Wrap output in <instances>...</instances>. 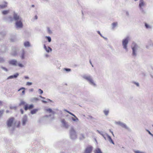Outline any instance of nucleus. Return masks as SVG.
Wrapping results in <instances>:
<instances>
[{
	"label": "nucleus",
	"mask_w": 153,
	"mask_h": 153,
	"mask_svg": "<svg viewBox=\"0 0 153 153\" xmlns=\"http://www.w3.org/2000/svg\"><path fill=\"white\" fill-rule=\"evenodd\" d=\"M131 48L132 50L131 55L133 57L135 58L137 56L138 50L139 47L136 43L133 42L131 45Z\"/></svg>",
	"instance_id": "nucleus-1"
},
{
	"label": "nucleus",
	"mask_w": 153,
	"mask_h": 153,
	"mask_svg": "<svg viewBox=\"0 0 153 153\" xmlns=\"http://www.w3.org/2000/svg\"><path fill=\"white\" fill-rule=\"evenodd\" d=\"M83 78L86 80L91 85L94 87L97 86L96 84L94 82L92 76L90 75H85L82 76Z\"/></svg>",
	"instance_id": "nucleus-2"
},
{
	"label": "nucleus",
	"mask_w": 153,
	"mask_h": 153,
	"mask_svg": "<svg viewBox=\"0 0 153 153\" xmlns=\"http://www.w3.org/2000/svg\"><path fill=\"white\" fill-rule=\"evenodd\" d=\"M129 39V37L128 36L123 39L122 41V44L123 48L125 50L126 52H128V49L127 48L128 41Z\"/></svg>",
	"instance_id": "nucleus-3"
},
{
	"label": "nucleus",
	"mask_w": 153,
	"mask_h": 153,
	"mask_svg": "<svg viewBox=\"0 0 153 153\" xmlns=\"http://www.w3.org/2000/svg\"><path fill=\"white\" fill-rule=\"evenodd\" d=\"M70 137L71 139L75 140L77 138V135L75 130L73 127L71 128L70 131Z\"/></svg>",
	"instance_id": "nucleus-4"
},
{
	"label": "nucleus",
	"mask_w": 153,
	"mask_h": 153,
	"mask_svg": "<svg viewBox=\"0 0 153 153\" xmlns=\"http://www.w3.org/2000/svg\"><path fill=\"white\" fill-rule=\"evenodd\" d=\"M146 5V4L144 0H140L138 7L142 13H145L143 8Z\"/></svg>",
	"instance_id": "nucleus-5"
},
{
	"label": "nucleus",
	"mask_w": 153,
	"mask_h": 153,
	"mask_svg": "<svg viewBox=\"0 0 153 153\" xmlns=\"http://www.w3.org/2000/svg\"><path fill=\"white\" fill-rule=\"evenodd\" d=\"M15 26L17 29L22 28L23 27V25L22 20L16 22Z\"/></svg>",
	"instance_id": "nucleus-6"
},
{
	"label": "nucleus",
	"mask_w": 153,
	"mask_h": 153,
	"mask_svg": "<svg viewBox=\"0 0 153 153\" xmlns=\"http://www.w3.org/2000/svg\"><path fill=\"white\" fill-rule=\"evenodd\" d=\"M14 120L13 117L9 118L7 121V125L8 127H10L12 126Z\"/></svg>",
	"instance_id": "nucleus-7"
},
{
	"label": "nucleus",
	"mask_w": 153,
	"mask_h": 153,
	"mask_svg": "<svg viewBox=\"0 0 153 153\" xmlns=\"http://www.w3.org/2000/svg\"><path fill=\"white\" fill-rule=\"evenodd\" d=\"M13 16L14 20L16 22L22 20V19L20 16L15 12L13 13Z\"/></svg>",
	"instance_id": "nucleus-8"
},
{
	"label": "nucleus",
	"mask_w": 153,
	"mask_h": 153,
	"mask_svg": "<svg viewBox=\"0 0 153 153\" xmlns=\"http://www.w3.org/2000/svg\"><path fill=\"white\" fill-rule=\"evenodd\" d=\"M115 124L121 126L122 127L125 128L126 129H128L129 128L126 124L120 121H119L118 122H115Z\"/></svg>",
	"instance_id": "nucleus-9"
},
{
	"label": "nucleus",
	"mask_w": 153,
	"mask_h": 153,
	"mask_svg": "<svg viewBox=\"0 0 153 153\" xmlns=\"http://www.w3.org/2000/svg\"><path fill=\"white\" fill-rule=\"evenodd\" d=\"M9 63L10 65L16 66L17 65L18 62L16 59H13L9 61Z\"/></svg>",
	"instance_id": "nucleus-10"
},
{
	"label": "nucleus",
	"mask_w": 153,
	"mask_h": 153,
	"mask_svg": "<svg viewBox=\"0 0 153 153\" xmlns=\"http://www.w3.org/2000/svg\"><path fill=\"white\" fill-rule=\"evenodd\" d=\"M61 122L62 123L63 126L65 128H68L69 127L68 123L64 119H61Z\"/></svg>",
	"instance_id": "nucleus-11"
},
{
	"label": "nucleus",
	"mask_w": 153,
	"mask_h": 153,
	"mask_svg": "<svg viewBox=\"0 0 153 153\" xmlns=\"http://www.w3.org/2000/svg\"><path fill=\"white\" fill-rule=\"evenodd\" d=\"M34 105L32 104L28 105L27 104H26L24 106V108L25 110L27 111L28 109L30 110L32 109Z\"/></svg>",
	"instance_id": "nucleus-12"
},
{
	"label": "nucleus",
	"mask_w": 153,
	"mask_h": 153,
	"mask_svg": "<svg viewBox=\"0 0 153 153\" xmlns=\"http://www.w3.org/2000/svg\"><path fill=\"white\" fill-rule=\"evenodd\" d=\"M92 147L91 146H89L86 147L84 153H91L92 150Z\"/></svg>",
	"instance_id": "nucleus-13"
},
{
	"label": "nucleus",
	"mask_w": 153,
	"mask_h": 153,
	"mask_svg": "<svg viewBox=\"0 0 153 153\" xmlns=\"http://www.w3.org/2000/svg\"><path fill=\"white\" fill-rule=\"evenodd\" d=\"M25 52L24 49H22L21 50V52L20 54V57L22 59H24L25 58Z\"/></svg>",
	"instance_id": "nucleus-14"
},
{
	"label": "nucleus",
	"mask_w": 153,
	"mask_h": 153,
	"mask_svg": "<svg viewBox=\"0 0 153 153\" xmlns=\"http://www.w3.org/2000/svg\"><path fill=\"white\" fill-rule=\"evenodd\" d=\"M8 3L4 1L2 4H0V9H3L5 8L7 6Z\"/></svg>",
	"instance_id": "nucleus-15"
},
{
	"label": "nucleus",
	"mask_w": 153,
	"mask_h": 153,
	"mask_svg": "<svg viewBox=\"0 0 153 153\" xmlns=\"http://www.w3.org/2000/svg\"><path fill=\"white\" fill-rule=\"evenodd\" d=\"M44 48L48 53L51 52L52 51V49L50 47L46 46L45 44L44 45Z\"/></svg>",
	"instance_id": "nucleus-16"
},
{
	"label": "nucleus",
	"mask_w": 153,
	"mask_h": 153,
	"mask_svg": "<svg viewBox=\"0 0 153 153\" xmlns=\"http://www.w3.org/2000/svg\"><path fill=\"white\" fill-rule=\"evenodd\" d=\"M11 55L13 56H16L17 55V49L16 48H13L10 53Z\"/></svg>",
	"instance_id": "nucleus-17"
},
{
	"label": "nucleus",
	"mask_w": 153,
	"mask_h": 153,
	"mask_svg": "<svg viewBox=\"0 0 153 153\" xmlns=\"http://www.w3.org/2000/svg\"><path fill=\"white\" fill-rule=\"evenodd\" d=\"M19 73H16L13 75H11V76H8L7 78V79H13V78H16L17 77L19 76Z\"/></svg>",
	"instance_id": "nucleus-18"
},
{
	"label": "nucleus",
	"mask_w": 153,
	"mask_h": 153,
	"mask_svg": "<svg viewBox=\"0 0 153 153\" xmlns=\"http://www.w3.org/2000/svg\"><path fill=\"white\" fill-rule=\"evenodd\" d=\"M22 125H25L27 121V117L26 115H25L23 117L22 119Z\"/></svg>",
	"instance_id": "nucleus-19"
},
{
	"label": "nucleus",
	"mask_w": 153,
	"mask_h": 153,
	"mask_svg": "<svg viewBox=\"0 0 153 153\" xmlns=\"http://www.w3.org/2000/svg\"><path fill=\"white\" fill-rule=\"evenodd\" d=\"M105 134L106 135V136H107L109 141L111 143H112L113 144H114V143L113 142V141L111 137L109 135H108L106 133Z\"/></svg>",
	"instance_id": "nucleus-20"
},
{
	"label": "nucleus",
	"mask_w": 153,
	"mask_h": 153,
	"mask_svg": "<svg viewBox=\"0 0 153 153\" xmlns=\"http://www.w3.org/2000/svg\"><path fill=\"white\" fill-rule=\"evenodd\" d=\"M152 45H153V43L152 41L151 40H149L148 42V45L146 46V48L147 49H149V46H151Z\"/></svg>",
	"instance_id": "nucleus-21"
},
{
	"label": "nucleus",
	"mask_w": 153,
	"mask_h": 153,
	"mask_svg": "<svg viewBox=\"0 0 153 153\" xmlns=\"http://www.w3.org/2000/svg\"><path fill=\"white\" fill-rule=\"evenodd\" d=\"M97 131L98 133H99L100 134V135H102V137H104V138L105 139V140H106V137L105 136V135L104 134V132L103 131H99L98 130H97Z\"/></svg>",
	"instance_id": "nucleus-22"
},
{
	"label": "nucleus",
	"mask_w": 153,
	"mask_h": 153,
	"mask_svg": "<svg viewBox=\"0 0 153 153\" xmlns=\"http://www.w3.org/2000/svg\"><path fill=\"white\" fill-rule=\"evenodd\" d=\"M24 45L25 47H28L30 46V43L28 41L25 42L24 43Z\"/></svg>",
	"instance_id": "nucleus-23"
},
{
	"label": "nucleus",
	"mask_w": 153,
	"mask_h": 153,
	"mask_svg": "<svg viewBox=\"0 0 153 153\" xmlns=\"http://www.w3.org/2000/svg\"><path fill=\"white\" fill-rule=\"evenodd\" d=\"M38 110L39 109L37 108L33 109L31 111L30 113L32 114H35Z\"/></svg>",
	"instance_id": "nucleus-24"
},
{
	"label": "nucleus",
	"mask_w": 153,
	"mask_h": 153,
	"mask_svg": "<svg viewBox=\"0 0 153 153\" xmlns=\"http://www.w3.org/2000/svg\"><path fill=\"white\" fill-rule=\"evenodd\" d=\"M111 25L112 26V29H113L117 26L118 23L116 22H114L111 24Z\"/></svg>",
	"instance_id": "nucleus-25"
},
{
	"label": "nucleus",
	"mask_w": 153,
	"mask_h": 153,
	"mask_svg": "<svg viewBox=\"0 0 153 153\" xmlns=\"http://www.w3.org/2000/svg\"><path fill=\"white\" fill-rule=\"evenodd\" d=\"M10 10H5L2 11V13L3 15H5L8 14Z\"/></svg>",
	"instance_id": "nucleus-26"
},
{
	"label": "nucleus",
	"mask_w": 153,
	"mask_h": 153,
	"mask_svg": "<svg viewBox=\"0 0 153 153\" xmlns=\"http://www.w3.org/2000/svg\"><path fill=\"white\" fill-rule=\"evenodd\" d=\"M94 153H102V152L101 151V149L99 148H97L94 152Z\"/></svg>",
	"instance_id": "nucleus-27"
},
{
	"label": "nucleus",
	"mask_w": 153,
	"mask_h": 153,
	"mask_svg": "<svg viewBox=\"0 0 153 153\" xmlns=\"http://www.w3.org/2000/svg\"><path fill=\"white\" fill-rule=\"evenodd\" d=\"M145 26L146 27V29H152V26L149 25H148L147 23H145Z\"/></svg>",
	"instance_id": "nucleus-28"
},
{
	"label": "nucleus",
	"mask_w": 153,
	"mask_h": 153,
	"mask_svg": "<svg viewBox=\"0 0 153 153\" xmlns=\"http://www.w3.org/2000/svg\"><path fill=\"white\" fill-rule=\"evenodd\" d=\"M25 89V88L24 87H22L21 88H20L18 90V91H19L23 89V90L22 91V95H24L25 94V91L24 89Z\"/></svg>",
	"instance_id": "nucleus-29"
},
{
	"label": "nucleus",
	"mask_w": 153,
	"mask_h": 153,
	"mask_svg": "<svg viewBox=\"0 0 153 153\" xmlns=\"http://www.w3.org/2000/svg\"><path fill=\"white\" fill-rule=\"evenodd\" d=\"M26 104V103L25 101H23L22 100H21L19 104V106H21L23 105H25Z\"/></svg>",
	"instance_id": "nucleus-30"
},
{
	"label": "nucleus",
	"mask_w": 153,
	"mask_h": 153,
	"mask_svg": "<svg viewBox=\"0 0 153 153\" xmlns=\"http://www.w3.org/2000/svg\"><path fill=\"white\" fill-rule=\"evenodd\" d=\"M47 32L49 34H51L52 33V31L51 30L50 28L49 27H47Z\"/></svg>",
	"instance_id": "nucleus-31"
},
{
	"label": "nucleus",
	"mask_w": 153,
	"mask_h": 153,
	"mask_svg": "<svg viewBox=\"0 0 153 153\" xmlns=\"http://www.w3.org/2000/svg\"><path fill=\"white\" fill-rule=\"evenodd\" d=\"M45 37L47 39L49 42H51V39L50 36H46Z\"/></svg>",
	"instance_id": "nucleus-32"
},
{
	"label": "nucleus",
	"mask_w": 153,
	"mask_h": 153,
	"mask_svg": "<svg viewBox=\"0 0 153 153\" xmlns=\"http://www.w3.org/2000/svg\"><path fill=\"white\" fill-rule=\"evenodd\" d=\"M5 61V60L3 57H0V63H4Z\"/></svg>",
	"instance_id": "nucleus-33"
},
{
	"label": "nucleus",
	"mask_w": 153,
	"mask_h": 153,
	"mask_svg": "<svg viewBox=\"0 0 153 153\" xmlns=\"http://www.w3.org/2000/svg\"><path fill=\"white\" fill-rule=\"evenodd\" d=\"M6 34V33L4 32H0V40L1 39V38H2Z\"/></svg>",
	"instance_id": "nucleus-34"
},
{
	"label": "nucleus",
	"mask_w": 153,
	"mask_h": 153,
	"mask_svg": "<svg viewBox=\"0 0 153 153\" xmlns=\"http://www.w3.org/2000/svg\"><path fill=\"white\" fill-rule=\"evenodd\" d=\"M75 118L72 117V119L74 121L77 122L79 120V119L76 117H76H75Z\"/></svg>",
	"instance_id": "nucleus-35"
},
{
	"label": "nucleus",
	"mask_w": 153,
	"mask_h": 153,
	"mask_svg": "<svg viewBox=\"0 0 153 153\" xmlns=\"http://www.w3.org/2000/svg\"><path fill=\"white\" fill-rule=\"evenodd\" d=\"M109 111L108 110H104L103 111V112L105 114L106 116H107L108 115L109 113Z\"/></svg>",
	"instance_id": "nucleus-36"
},
{
	"label": "nucleus",
	"mask_w": 153,
	"mask_h": 153,
	"mask_svg": "<svg viewBox=\"0 0 153 153\" xmlns=\"http://www.w3.org/2000/svg\"><path fill=\"white\" fill-rule=\"evenodd\" d=\"M85 138V137L84 136V135L83 134H80V136L79 137V139L81 140H82L84 139Z\"/></svg>",
	"instance_id": "nucleus-37"
},
{
	"label": "nucleus",
	"mask_w": 153,
	"mask_h": 153,
	"mask_svg": "<svg viewBox=\"0 0 153 153\" xmlns=\"http://www.w3.org/2000/svg\"><path fill=\"white\" fill-rule=\"evenodd\" d=\"M45 111L49 112V113H51V112H52V110L50 108L45 109Z\"/></svg>",
	"instance_id": "nucleus-38"
},
{
	"label": "nucleus",
	"mask_w": 153,
	"mask_h": 153,
	"mask_svg": "<svg viewBox=\"0 0 153 153\" xmlns=\"http://www.w3.org/2000/svg\"><path fill=\"white\" fill-rule=\"evenodd\" d=\"M8 19L11 22H12L14 20L13 17V18H12L10 16H9L8 17Z\"/></svg>",
	"instance_id": "nucleus-39"
},
{
	"label": "nucleus",
	"mask_w": 153,
	"mask_h": 153,
	"mask_svg": "<svg viewBox=\"0 0 153 153\" xmlns=\"http://www.w3.org/2000/svg\"><path fill=\"white\" fill-rule=\"evenodd\" d=\"M10 108L11 109H13L14 110H16L17 108V107L16 106H10Z\"/></svg>",
	"instance_id": "nucleus-40"
},
{
	"label": "nucleus",
	"mask_w": 153,
	"mask_h": 153,
	"mask_svg": "<svg viewBox=\"0 0 153 153\" xmlns=\"http://www.w3.org/2000/svg\"><path fill=\"white\" fill-rule=\"evenodd\" d=\"M132 83L135 85L137 87H139L140 86L139 83L138 82H132Z\"/></svg>",
	"instance_id": "nucleus-41"
},
{
	"label": "nucleus",
	"mask_w": 153,
	"mask_h": 153,
	"mask_svg": "<svg viewBox=\"0 0 153 153\" xmlns=\"http://www.w3.org/2000/svg\"><path fill=\"white\" fill-rule=\"evenodd\" d=\"M4 111V110H1L0 111V118L2 116Z\"/></svg>",
	"instance_id": "nucleus-42"
},
{
	"label": "nucleus",
	"mask_w": 153,
	"mask_h": 153,
	"mask_svg": "<svg viewBox=\"0 0 153 153\" xmlns=\"http://www.w3.org/2000/svg\"><path fill=\"white\" fill-rule=\"evenodd\" d=\"M1 69H2L3 70H4L5 71H6V72H7L8 71V69L6 68L5 67H3V66H1Z\"/></svg>",
	"instance_id": "nucleus-43"
},
{
	"label": "nucleus",
	"mask_w": 153,
	"mask_h": 153,
	"mask_svg": "<svg viewBox=\"0 0 153 153\" xmlns=\"http://www.w3.org/2000/svg\"><path fill=\"white\" fill-rule=\"evenodd\" d=\"M17 65L19 67L21 68H23L24 67V65L20 63H18L17 64Z\"/></svg>",
	"instance_id": "nucleus-44"
},
{
	"label": "nucleus",
	"mask_w": 153,
	"mask_h": 153,
	"mask_svg": "<svg viewBox=\"0 0 153 153\" xmlns=\"http://www.w3.org/2000/svg\"><path fill=\"white\" fill-rule=\"evenodd\" d=\"M64 70L67 72H69L71 71V69L68 68H64Z\"/></svg>",
	"instance_id": "nucleus-45"
},
{
	"label": "nucleus",
	"mask_w": 153,
	"mask_h": 153,
	"mask_svg": "<svg viewBox=\"0 0 153 153\" xmlns=\"http://www.w3.org/2000/svg\"><path fill=\"white\" fill-rule=\"evenodd\" d=\"M146 131H147L148 133L151 136H152L153 137V134L150 132L148 130L146 129Z\"/></svg>",
	"instance_id": "nucleus-46"
},
{
	"label": "nucleus",
	"mask_w": 153,
	"mask_h": 153,
	"mask_svg": "<svg viewBox=\"0 0 153 153\" xmlns=\"http://www.w3.org/2000/svg\"><path fill=\"white\" fill-rule=\"evenodd\" d=\"M32 82H27L26 84V85H28V86L30 85H32Z\"/></svg>",
	"instance_id": "nucleus-47"
},
{
	"label": "nucleus",
	"mask_w": 153,
	"mask_h": 153,
	"mask_svg": "<svg viewBox=\"0 0 153 153\" xmlns=\"http://www.w3.org/2000/svg\"><path fill=\"white\" fill-rule=\"evenodd\" d=\"M38 91L40 94H41L43 93V91L41 89H39Z\"/></svg>",
	"instance_id": "nucleus-48"
},
{
	"label": "nucleus",
	"mask_w": 153,
	"mask_h": 153,
	"mask_svg": "<svg viewBox=\"0 0 153 153\" xmlns=\"http://www.w3.org/2000/svg\"><path fill=\"white\" fill-rule=\"evenodd\" d=\"M134 152L135 153H144L143 152H142L138 150L134 151Z\"/></svg>",
	"instance_id": "nucleus-49"
},
{
	"label": "nucleus",
	"mask_w": 153,
	"mask_h": 153,
	"mask_svg": "<svg viewBox=\"0 0 153 153\" xmlns=\"http://www.w3.org/2000/svg\"><path fill=\"white\" fill-rule=\"evenodd\" d=\"M39 100V99L37 98H36V97H35V98H34L33 99H32V101H37Z\"/></svg>",
	"instance_id": "nucleus-50"
},
{
	"label": "nucleus",
	"mask_w": 153,
	"mask_h": 153,
	"mask_svg": "<svg viewBox=\"0 0 153 153\" xmlns=\"http://www.w3.org/2000/svg\"><path fill=\"white\" fill-rule=\"evenodd\" d=\"M97 33L100 36L102 37L103 38H104V37L102 36V34L100 33V31H97Z\"/></svg>",
	"instance_id": "nucleus-51"
},
{
	"label": "nucleus",
	"mask_w": 153,
	"mask_h": 153,
	"mask_svg": "<svg viewBox=\"0 0 153 153\" xmlns=\"http://www.w3.org/2000/svg\"><path fill=\"white\" fill-rule=\"evenodd\" d=\"M88 119H92L94 118L91 116L88 115V117L87 118Z\"/></svg>",
	"instance_id": "nucleus-52"
},
{
	"label": "nucleus",
	"mask_w": 153,
	"mask_h": 153,
	"mask_svg": "<svg viewBox=\"0 0 153 153\" xmlns=\"http://www.w3.org/2000/svg\"><path fill=\"white\" fill-rule=\"evenodd\" d=\"M69 114L71 115H72V116H74V117H76V116L73 114L72 113H71V112H70V113H69Z\"/></svg>",
	"instance_id": "nucleus-53"
},
{
	"label": "nucleus",
	"mask_w": 153,
	"mask_h": 153,
	"mask_svg": "<svg viewBox=\"0 0 153 153\" xmlns=\"http://www.w3.org/2000/svg\"><path fill=\"white\" fill-rule=\"evenodd\" d=\"M34 19L37 20L38 19V16L37 15H35L33 18Z\"/></svg>",
	"instance_id": "nucleus-54"
},
{
	"label": "nucleus",
	"mask_w": 153,
	"mask_h": 153,
	"mask_svg": "<svg viewBox=\"0 0 153 153\" xmlns=\"http://www.w3.org/2000/svg\"><path fill=\"white\" fill-rule=\"evenodd\" d=\"M20 111V112H21V113L22 114H23V113H24L23 110L22 109H21Z\"/></svg>",
	"instance_id": "nucleus-55"
},
{
	"label": "nucleus",
	"mask_w": 153,
	"mask_h": 153,
	"mask_svg": "<svg viewBox=\"0 0 153 153\" xmlns=\"http://www.w3.org/2000/svg\"><path fill=\"white\" fill-rule=\"evenodd\" d=\"M109 131L111 133L112 135L114 136V134L113 132L110 129H109Z\"/></svg>",
	"instance_id": "nucleus-56"
},
{
	"label": "nucleus",
	"mask_w": 153,
	"mask_h": 153,
	"mask_svg": "<svg viewBox=\"0 0 153 153\" xmlns=\"http://www.w3.org/2000/svg\"><path fill=\"white\" fill-rule=\"evenodd\" d=\"M126 15L128 16H129V13L128 11L126 12Z\"/></svg>",
	"instance_id": "nucleus-57"
},
{
	"label": "nucleus",
	"mask_w": 153,
	"mask_h": 153,
	"mask_svg": "<svg viewBox=\"0 0 153 153\" xmlns=\"http://www.w3.org/2000/svg\"><path fill=\"white\" fill-rule=\"evenodd\" d=\"M47 100L48 101H50V102H53V101H52V100H50V99H47Z\"/></svg>",
	"instance_id": "nucleus-58"
},
{
	"label": "nucleus",
	"mask_w": 153,
	"mask_h": 153,
	"mask_svg": "<svg viewBox=\"0 0 153 153\" xmlns=\"http://www.w3.org/2000/svg\"><path fill=\"white\" fill-rule=\"evenodd\" d=\"M45 55L46 57H48L49 56V55L48 54H46Z\"/></svg>",
	"instance_id": "nucleus-59"
},
{
	"label": "nucleus",
	"mask_w": 153,
	"mask_h": 153,
	"mask_svg": "<svg viewBox=\"0 0 153 153\" xmlns=\"http://www.w3.org/2000/svg\"><path fill=\"white\" fill-rule=\"evenodd\" d=\"M33 88H31L29 89V91L31 92H33Z\"/></svg>",
	"instance_id": "nucleus-60"
},
{
	"label": "nucleus",
	"mask_w": 153,
	"mask_h": 153,
	"mask_svg": "<svg viewBox=\"0 0 153 153\" xmlns=\"http://www.w3.org/2000/svg\"><path fill=\"white\" fill-rule=\"evenodd\" d=\"M42 102L43 103H46L47 102V101H45V100H42Z\"/></svg>",
	"instance_id": "nucleus-61"
},
{
	"label": "nucleus",
	"mask_w": 153,
	"mask_h": 153,
	"mask_svg": "<svg viewBox=\"0 0 153 153\" xmlns=\"http://www.w3.org/2000/svg\"><path fill=\"white\" fill-rule=\"evenodd\" d=\"M10 40H11V41L12 42H14L15 41V39H10Z\"/></svg>",
	"instance_id": "nucleus-62"
},
{
	"label": "nucleus",
	"mask_w": 153,
	"mask_h": 153,
	"mask_svg": "<svg viewBox=\"0 0 153 153\" xmlns=\"http://www.w3.org/2000/svg\"><path fill=\"white\" fill-rule=\"evenodd\" d=\"M24 77H25V78L26 79H28L29 78V77L28 76H25Z\"/></svg>",
	"instance_id": "nucleus-63"
},
{
	"label": "nucleus",
	"mask_w": 153,
	"mask_h": 153,
	"mask_svg": "<svg viewBox=\"0 0 153 153\" xmlns=\"http://www.w3.org/2000/svg\"><path fill=\"white\" fill-rule=\"evenodd\" d=\"M64 111H66V112H68V113L69 114V113H70V112L69 111H68L67 110H66V109H64Z\"/></svg>",
	"instance_id": "nucleus-64"
}]
</instances>
